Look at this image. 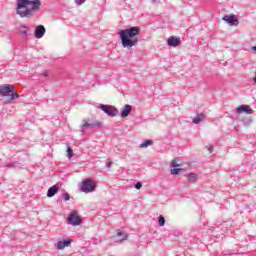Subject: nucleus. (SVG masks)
<instances>
[{
  "label": "nucleus",
  "mask_w": 256,
  "mask_h": 256,
  "mask_svg": "<svg viewBox=\"0 0 256 256\" xmlns=\"http://www.w3.org/2000/svg\"><path fill=\"white\" fill-rule=\"evenodd\" d=\"M62 198L64 201H69V199H71V195H69V193H65L62 195Z\"/></svg>",
  "instance_id": "obj_23"
},
{
  "label": "nucleus",
  "mask_w": 256,
  "mask_h": 256,
  "mask_svg": "<svg viewBox=\"0 0 256 256\" xmlns=\"http://www.w3.org/2000/svg\"><path fill=\"white\" fill-rule=\"evenodd\" d=\"M76 4L83 5L85 3V0H75Z\"/></svg>",
  "instance_id": "obj_26"
},
{
  "label": "nucleus",
  "mask_w": 256,
  "mask_h": 256,
  "mask_svg": "<svg viewBox=\"0 0 256 256\" xmlns=\"http://www.w3.org/2000/svg\"><path fill=\"white\" fill-rule=\"evenodd\" d=\"M16 13L20 17H31L34 11H39L41 0H17Z\"/></svg>",
  "instance_id": "obj_2"
},
{
  "label": "nucleus",
  "mask_w": 256,
  "mask_h": 256,
  "mask_svg": "<svg viewBox=\"0 0 256 256\" xmlns=\"http://www.w3.org/2000/svg\"><path fill=\"white\" fill-rule=\"evenodd\" d=\"M237 113L241 114V113H246L247 115H253V109H251V107H249L248 105H240L237 109H236Z\"/></svg>",
  "instance_id": "obj_11"
},
{
  "label": "nucleus",
  "mask_w": 256,
  "mask_h": 256,
  "mask_svg": "<svg viewBox=\"0 0 256 256\" xmlns=\"http://www.w3.org/2000/svg\"><path fill=\"white\" fill-rule=\"evenodd\" d=\"M0 95L1 97H10L11 101L19 99V94L15 92V86L11 84L0 85Z\"/></svg>",
  "instance_id": "obj_3"
},
{
  "label": "nucleus",
  "mask_w": 256,
  "mask_h": 256,
  "mask_svg": "<svg viewBox=\"0 0 256 256\" xmlns=\"http://www.w3.org/2000/svg\"><path fill=\"white\" fill-rule=\"evenodd\" d=\"M135 189L139 190L141 189V187H143V184L141 182H137L135 185H134Z\"/></svg>",
  "instance_id": "obj_24"
},
{
  "label": "nucleus",
  "mask_w": 256,
  "mask_h": 256,
  "mask_svg": "<svg viewBox=\"0 0 256 256\" xmlns=\"http://www.w3.org/2000/svg\"><path fill=\"white\" fill-rule=\"evenodd\" d=\"M158 225L159 227H165V217H163V215L158 217Z\"/></svg>",
  "instance_id": "obj_20"
},
{
  "label": "nucleus",
  "mask_w": 256,
  "mask_h": 256,
  "mask_svg": "<svg viewBox=\"0 0 256 256\" xmlns=\"http://www.w3.org/2000/svg\"><path fill=\"white\" fill-rule=\"evenodd\" d=\"M68 224L73 225V227H77V225H81L82 221L79 216L75 213H70L67 218Z\"/></svg>",
  "instance_id": "obj_6"
},
{
  "label": "nucleus",
  "mask_w": 256,
  "mask_h": 256,
  "mask_svg": "<svg viewBox=\"0 0 256 256\" xmlns=\"http://www.w3.org/2000/svg\"><path fill=\"white\" fill-rule=\"evenodd\" d=\"M88 127H101V122L91 119L85 121L84 124L81 126L82 133L87 131Z\"/></svg>",
  "instance_id": "obj_7"
},
{
  "label": "nucleus",
  "mask_w": 256,
  "mask_h": 256,
  "mask_svg": "<svg viewBox=\"0 0 256 256\" xmlns=\"http://www.w3.org/2000/svg\"><path fill=\"white\" fill-rule=\"evenodd\" d=\"M188 181L190 183H195V181H197V174L195 173L188 174Z\"/></svg>",
  "instance_id": "obj_18"
},
{
  "label": "nucleus",
  "mask_w": 256,
  "mask_h": 256,
  "mask_svg": "<svg viewBox=\"0 0 256 256\" xmlns=\"http://www.w3.org/2000/svg\"><path fill=\"white\" fill-rule=\"evenodd\" d=\"M179 173H181V169L180 168H173V169H171V175H179Z\"/></svg>",
  "instance_id": "obj_21"
},
{
  "label": "nucleus",
  "mask_w": 256,
  "mask_h": 256,
  "mask_svg": "<svg viewBox=\"0 0 256 256\" xmlns=\"http://www.w3.org/2000/svg\"><path fill=\"white\" fill-rule=\"evenodd\" d=\"M149 145H153V141L146 140L143 143L140 144L141 149L149 147Z\"/></svg>",
  "instance_id": "obj_19"
},
{
  "label": "nucleus",
  "mask_w": 256,
  "mask_h": 256,
  "mask_svg": "<svg viewBox=\"0 0 256 256\" xmlns=\"http://www.w3.org/2000/svg\"><path fill=\"white\" fill-rule=\"evenodd\" d=\"M57 193H59V186L54 185L48 189L47 197H49V198L55 197V195H57Z\"/></svg>",
  "instance_id": "obj_14"
},
{
  "label": "nucleus",
  "mask_w": 256,
  "mask_h": 256,
  "mask_svg": "<svg viewBox=\"0 0 256 256\" xmlns=\"http://www.w3.org/2000/svg\"><path fill=\"white\" fill-rule=\"evenodd\" d=\"M67 153L68 158L71 159V157H73V149L71 147H68Z\"/></svg>",
  "instance_id": "obj_22"
},
{
  "label": "nucleus",
  "mask_w": 256,
  "mask_h": 256,
  "mask_svg": "<svg viewBox=\"0 0 256 256\" xmlns=\"http://www.w3.org/2000/svg\"><path fill=\"white\" fill-rule=\"evenodd\" d=\"M167 44L169 47H179V45H181V39L171 36L168 38Z\"/></svg>",
  "instance_id": "obj_12"
},
{
  "label": "nucleus",
  "mask_w": 256,
  "mask_h": 256,
  "mask_svg": "<svg viewBox=\"0 0 256 256\" xmlns=\"http://www.w3.org/2000/svg\"><path fill=\"white\" fill-rule=\"evenodd\" d=\"M203 119H205V115H203V114H198V115L192 120V123H195V125H199V123H201V121H203Z\"/></svg>",
  "instance_id": "obj_17"
},
{
  "label": "nucleus",
  "mask_w": 256,
  "mask_h": 256,
  "mask_svg": "<svg viewBox=\"0 0 256 256\" xmlns=\"http://www.w3.org/2000/svg\"><path fill=\"white\" fill-rule=\"evenodd\" d=\"M223 21L228 23L230 27H236L237 25H239V20L235 17V15H225L223 17Z\"/></svg>",
  "instance_id": "obj_8"
},
{
  "label": "nucleus",
  "mask_w": 256,
  "mask_h": 256,
  "mask_svg": "<svg viewBox=\"0 0 256 256\" xmlns=\"http://www.w3.org/2000/svg\"><path fill=\"white\" fill-rule=\"evenodd\" d=\"M140 34L141 28L137 26L120 30L118 35L121 39L122 47H124V49H132V47H137L139 44Z\"/></svg>",
  "instance_id": "obj_1"
},
{
  "label": "nucleus",
  "mask_w": 256,
  "mask_h": 256,
  "mask_svg": "<svg viewBox=\"0 0 256 256\" xmlns=\"http://www.w3.org/2000/svg\"><path fill=\"white\" fill-rule=\"evenodd\" d=\"M6 167H15V164H9Z\"/></svg>",
  "instance_id": "obj_27"
},
{
  "label": "nucleus",
  "mask_w": 256,
  "mask_h": 256,
  "mask_svg": "<svg viewBox=\"0 0 256 256\" xmlns=\"http://www.w3.org/2000/svg\"><path fill=\"white\" fill-rule=\"evenodd\" d=\"M111 165H112L111 162H108V163H107V167H108V168L111 167Z\"/></svg>",
  "instance_id": "obj_28"
},
{
  "label": "nucleus",
  "mask_w": 256,
  "mask_h": 256,
  "mask_svg": "<svg viewBox=\"0 0 256 256\" xmlns=\"http://www.w3.org/2000/svg\"><path fill=\"white\" fill-rule=\"evenodd\" d=\"M46 31L47 30L45 29V26L43 25L36 26L34 30V37L36 39H43V36L45 35Z\"/></svg>",
  "instance_id": "obj_9"
},
{
  "label": "nucleus",
  "mask_w": 256,
  "mask_h": 256,
  "mask_svg": "<svg viewBox=\"0 0 256 256\" xmlns=\"http://www.w3.org/2000/svg\"><path fill=\"white\" fill-rule=\"evenodd\" d=\"M98 109H101V111L106 113V115H108L109 117H116V115L119 114V110H117V108H115L114 106L101 104L100 106H98Z\"/></svg>",
  "instance_id": "obj_4"
},
{
  "label": "nucleus",
  "mask_w": 256,
  "mask_h": 256,
  "mask_svg": "<svg viewBox=\"0 0 256 256\" xmlns=\"http://www.w3.org/2000/svg\"><path fill=\"white\" fill-rule=\"evenodd\" d=\"M131 109H133V108L131 107V105L126 104V105L123 107L122 111H121V117H122L123 119H125V117H129V114L131 113Z\"/></svg>",
  "instance_id": "obj_15"
},
{
  "label": "nucleus",
  "mask_w": 256,
  "mask_h": 256,
  "mask_svg": "<svg viewBox=\"0 0 256 256\" xmlns=\"http://www.w3.org/2000/svg\"><path fill=\"white\" fill-rule=\"evenodd\" d=\"M96 187L97 185H95V182H93V180L87 179L82 183L81 191L83 193H93Z\"/></svg>",
  "instance_id": "obj_5"
},
{
  "label": "nucleus",
  "mask_w": 256,
  "mask_h": 256,
  "mask_svg": "<svg viewBox=\"0 0 256 256\" xmlns=\"http://www.w3.org/2000/svg\"><path fill=\"white\" fill-rule=\"evenodd\" d=\"M213 148H209V151H212Z\"/></svg>",
  "instance_id": "obj_29"
},
{
  "label": "nucleus",
  "mask_w": 256,
  "mask_h": 256,
  "mask_svg": "<svg viewBox=\"0 0 256 256\" xmlns=\"http://www.w3.org/2000/svg\"><path fill=\"white\" fill-rule=\"evenodd\" d=\"M44 75H45V77H47V73H45Z\"/></svg>",
  "instance_id": "obj_30"
},
{
  "label": "nucleus",
  "mask_w": 256,
  "mask_h": 256,
  "mask_svg": "<svg viewBox=\"0 0 256 256\" xmlns=\"http://www.w3.org/2000/svg\"><path fill=\"white\" fill-rule=\"evenodd\" d=\"M171 166L172 167H179V164H177L176 160H173L172 163H171Z\"/></svg>",
  "instance_id": "obj_25"
},
{
  "label": "nucleus",
  "mask_w": 256,
  "mask_h": 256,
  "mask_svg": "<svg viewBox=\"0 0 256 256\" xmlns=\"http://www.w3.org/2000/svg\"><path fill=\"white\" fill-rule=\"evenodd\" d=\"M65 247H71V239L60 240L56 244V249L58 251H61V250L65 249Z\"/></svg>",
  "instance_id": "obj_10"
},
{
  "label": "nucleus",
  "mask_w": 256,
  "mask_h": 256,
  "mask_svg": "<svg viewBox=\"0 0 256 256\" xmlns=\"http://www.w3.org/2000/svg\"><path fill=\"white\" fill-rule=\"evenodd\" d=\"M116 243H123V241L127 240V232L123 231V230H117V234H116Z\"/></svg>",
  "instance_id": "obj_13"
},
{
  "label": "nucleus",
  "mask_w": 256,
  "mask_h": 256,
  "mask_svg": "<svg viewBox=\"0 0 256 256\" xmlns=\"http://www.w3.org/2000/svg\"><path fill=\"white\" fill-rule=\"evenodd\" d=\"M19 33L22 35L24 39H26V37H29V27L25 25L20 26Z\"/></svg>",
  "instance_id": "obj_16"
}]
</instances>
